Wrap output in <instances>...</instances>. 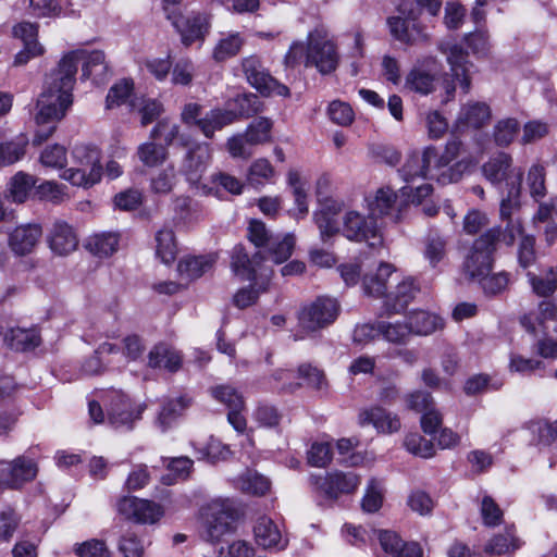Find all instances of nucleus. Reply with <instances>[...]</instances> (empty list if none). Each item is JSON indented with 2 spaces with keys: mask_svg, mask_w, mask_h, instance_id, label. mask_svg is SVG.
Here are the masks:
<instances>
[{
  "mask_svg": "<svg viewBox=\"0 0 557 557\" xmlns=\"http://www.w3.org/2000/svg\"><path fill=\"white\" fill-rule=\"evenodd\" d=\"M81 62L83 78L91 79L95 84L107 81L109 66L103 51L76 50L63 55L58 67L47 76L45 88L37 101L34 145H41L52 136L58 122L72 104V89Z\"/></svg>",
  "mask_w": 557,
  "mask_h": 557,
  "instance_id": "f257e3e1",
  "label": "nucleus"
},
{
  "mask_svg": "<svg viewBox=\"0 0 557 557\" xmlns=\"http://www.w3.org/2000/svg\"><path fill=\"white\" fill-rule=\"evenodd\" d=\"M461 149V143L449 140L440 152L434 146H428L422 151H414L408 156L404 165L398 170L403 181L407 184L418 180H436L445 185L458 182L466 169L463 162L455 161Z\"/></svg>",
  "mask_w": 557,
  "mask_h": 557,
  "instance_id": "f03ea898",
  "label": "nucleus"
},
{
  "mask_svg": "<svg viewBox=\"0 0 557 557\" xmlns=\"http://www.w3.org/2000/svg\"><path fill=\"white\" fill-rule=\"evenodd\" d=\"M441 8V0H401L396 9L398 14L386 20L391 36L407 46L429 44L432 36L422 14L425 11L436 17Z\"/></svg>",
  "mask_w": 557,
  "mask_h": 557,
  "instance_id": "7ed1b4c3",
  "label": "nucleus"
},
{
  "mask_svg": "<svg viewBox=\"0 0 557 557\" xmlns=\"http://www.w3.org/2000/svg\"><path fill=\"white\" fill-rule=\"evenodd\" d=\"M201 520L202 537L214 543L234 532L237 511L230 499L216 498L201 508Z\"/></svg>",
  "mask_w": 557,
  "mask_h": 557,
  "instance_id": "20e7f679",
  "label": "nucleus"
},
{
  "mask_svg": "<svg viewBox=\"0 0 557 557\" xmlns=\"http://www.w3.org/2000/svg\"><path fill=\"white\" fill-rule=\"evenodd\" d=\"M339 63V53L334 40L321 28L307 36L306 66H313L322 75L333 73Z\"/></svg>",
  "mask_w": 557,
  "mask_h": 557,
  "instance_id": "39448f33",
  "label": "nucleus"
},
{
  "mask_svg": "<svg viewBox=\"0 0 557 557\" xmlns=\"http://www.w3.org/2000/svg\"><path fill=\"white\" fill-rule=\"evenodd\" d=\"M499 236L500 230L492 227L473 242L463 262L465 273L471 280L475 281L492 271Z\"/></svg>",
  "mask_w": 557,
  "mask_h": 557,
  "instance_id": "423d86ee",
  "label": "nucleus"
},
{
  "mask_svg": "<svg viewBox=\"0 0 557 557\" xmlns=\"http://www.w3.org/2000/svg\"><path fill=\"white\" fill-rule=\"evenodd\" d=\"M341 234L350 242L367 243L376 248L383 245V235L377 220L357 210H347L342 216Z\"/></svg>",
  "mask_w": 557,
  "mask_h": 557,
  "instance_id": "0eeeda50",
  "label": "nucleus"
},
{
  "mask_svg": "<svg viewBox=\"0 0 557 557\" xmlns=\"http://www.w3.org/2000/svg\"><path fill=\"white\" fill-rule=\"evenodd\" d=\"M338 313L337 300L321 296L301 308L298 315L299 326L306 332H315L332 324Z\"/></svg>",
  "mask_w": 557,
  "mask_h": 557,
  "instance_id": "6e6552de",
  "label": "nucleus"
},
{
  "mask_svg": "<svg viewBox=\"0 0 557 557\" xmlns=\"http://www.w3.org/2000/svg\"><path fill=\"white\" fill-rule=\"evenodd\" d=\"M242 70L247 82L262 96L289 97V88L274 78L263 66L257 55H249L242 60Z\"/></svg>",
  "mask_w": 557,
  "mask_h": 557,
  "instance_id": "1a4fd4ad",
  "label": "nucleus"
},
{
  "mask_svg": "<svg viewBox=\"0 0 557 557\" xmlns=\"http://www.w3.org/2000/svg\"><path fill=\"white\" fill-rule=\"evenodd\" d=\"M144 410V405L133 404L131 399L120 391H112L108 394V420L115 429L131 430L134 423L141 418Z\"/></svg>",
  "mask_w": 557,
  "mask_h": 557,
  "instance_id": "9d476101",
  "label": "nucleus"
},
{
  "mask_svg": "<svg viewBox=\"0 0 557 557\" xmlns=\"http://www.w3.org/2000/svg\"><path fill=\"white\" fill-rule=\"evenodd\" d=\"M212 159V149L208 143H196L187 146L180 162V173L191 187H198L202 175Z\"/></svg>",
  "mask_w": 557,
  "mask_h": 557,
  "instance_id": "9b49d317",
  "label": "nucleus"
},
{
  "mask_svg": "<svg viewBox=\"0 0 557 557\" xmlns=\"http://www.w3.org/2000/svg\"><path fill=\"white\" fill-rule=\"evenodd\" d=\"M37 462L27 456H18L12 461L0 460V486L20 488L37 476Z\"/></svg>",
  "mask_w": 557,
  "mask_h": 557,
  "instance_id": "f8f14e48",
  "label": "nucleus"
},
{
  "mask_svg": "<svg viewBox=\"0 0 557 557\" xmlns=\"http://www.w3.org/2000/svg\"><path fill=\"white\" fill-rule=\"evenodd\" d=\"M168 20L181 34L182 42L188 47L196 41H201L208 32V22L206 16L201 14L183 15L177 10H170L168 7L163 8Z\"/></svg>",
  "mask_w": 557,
  "mask_h": 557,
  "instance_id": "ddd939ff",
  "label": "nucleus"
},
{
  "mask_svg": "<svg viewBox=\"0 0 557 557\" xmlns=\"http://www.w3.org/2000/svg\"><path fill=\"white\" fill-rule=\"evenodd\" d=\"M119 513L140 524H153L163 516V508L151 500L123 497L116 505Z\"/></svg>",
  "mask_w": 557,
  "mask_h": 557,
  "instance_id": "4468645a",
  "label": "nucleus"
},
{
  "mask_svg": "<svg viewBox=\"0 0 557 557\" xmlns=\"http://www.w3.org/2000/svg\"><path fill=\"white\" fill-rule=\"evenodd\" d=\"M252 96L237 95L234 102L239 107L234 109H214L208 112L201 121H199V129L207 138H212L215 131L222 129L224 126L234 123L238 116L246 113L245 106L249 103Z\"/></svg>",
  "mask_w": 557,
  "mask_h": 557,
  "instance_id": "2eb2a0df",
  "label": "nucleus"
},
{
  "mask_svg": "<svg viewBox=\"0 0 557 557\" xmlns=\"http://www.w3.org/2000/svg\"><path fill=\"white\" fill-rule=\"evenodd\" d=\"M367 209L376 220L388 218L396 222L399 220L401 203L397 193L389 186H382L364 198Z\"/></svg>",
  "mask_w": 557,
  "mask_h": 557,
  "instance_id": "dca6fc26",
  "label": "nucleus"
},
{
  "mask_svg": "<svg viewBox=\"0 0 557 557\" xmlns=\"http://www.w3.org/2000/svg\"><path fill=\"white\" fill-rule=\"evenodd\" d=\"M483 174L493 185L506 188L510 187L511 181L519 175V185L522 182V171L519 168H512V159L505 152H499L492 157L482 168Z\"/></svg>",
  "mask_w": 557,
  "mask_h": 557,
  "instance_id": "f3484780",
  "label": "nucleus"
},
{
  "mask_svg": "<svg viewBox=\"0 0 557 557\" xmlns=\"http://www.w3.org/2000/svg\"><path fill=\"white\" fill-rule=\"evenodd\" d=\"M312 479L313 484L332 499H336L342 494L354 493L361 482L360 476L354 472H332L325 476Z\"/></svg>",
  "mask_w": 557,
  "mask_h": 557,
  "instance_id": "a211bd4d",
  "label": "nucleus"
},
{
  "mask_svg": "<svg viewBox=\"0 0 557 557\" xmlns=\"http://www.w3.org/2000/svg\"><path fill=\"white\" fill-rule=\"evenodd\" d=\"M252 532L257 545L263 549L281 552L288 545V537L280 525L267 516L256 520Z\"/></svg>",
  "mask_w": 557,
  "mask_h": 557,
  "instance_id": "6ab92c4d",
  "label": "nucleus"
},
{
  "mask_svg": "<svg viewBox=\"0 0 557 557\" xmlns=\"http://www.w3.org/2000/svg\"><path fill=\"white\" fill-rule=\"evenodd\" d=\"M396 272V268L388 262H380L374 270L367 271L362 276L364 294L385 299L391 290L389 280L394 281Z\"/></svg>",
  "mask_w": 557,
  "mask_h": 557,
  "instance_id": "aec40b11",
  "label": "nucleus"
},
{
  "mask_svg": "<svg viewBox=\"0 0 557 557\" xmlns=\"http://www.w3.org/2000/svg\"><path fill=\"white\" fill-rule=\"evenodd\" d=\"M396 285L391 288L384 300V309L388 314L400 313L416 298L420 287L411 276L394 278Z\"/></svg>",
  "mask_w": 557,
  "mask_h": 557,
  "instance_id": "412c9836",
  "label": "nucleus"
},
{
  "mask_svg": "<svg viewBox=\"0 0 557 557\" xmlns=\"http://www.w3.org/2000/svg\"><path fill=\"white\" fill-rule=\"evenodd\" d=\"M42 230L38 224H22L13 228L8 236V245L13 253H30L39 243Z\"/></svg>",
  "mask_w": 557,
  "mask_h": 557,
  "instance_id": "4be33fe9",
  "label": "nucleus"
},
{
  "mask_svg": "<svg viewBox=\"0 0 557 557\" xmlns=\"http://www.w3.org/2000/svg\"><path fill=\"white\" fill-rule=\"evenodd\" d=\"M358 421L362 426L372 424L379 433L383 434L396 433L401 428L399 417L380 406L362 410L358 416Z\"/></svg>",
  "mask_w": 557,
  "mask_h": 557,
  "instance_id": "5701e85b",
  "label": "nucleus"
},
{
  "mask_svg": "<svg viewBox=\"0 0 557 557\" xmlns=\"http://www.w3.org/2000/svg\"><path fill=\"white\" fill-rule=\"evenodd\" d=\"M38 29L35 24L23 22L14 26L13 35L24 44V49L15 55L14 64H25L30 58L40 55L44 48L37 42Z\"/></svg>",
  "mask_w": 557,
  "mask_h": 557,
  "instance_id": "b1692460",
  "label": "nucleus"
},
{
  "mask_svg": "<svg viewBox=\"0 0 557 557\" xmlns=\"http://www.w3.org/2000/svg\"><path fill=\"white\" fill-rule=\"evenodd\" d=\"M550 322L555 324L553 330L557 332V306L549 299L541 301L535 311L525 314L521 319L522 325L532 333L537 330L547 332Z\"/></svg>",
  "mask_w": 557,
  "mask_h": 557,
  "instance_id": "393cba45",
  "label": "nucleus"
},
{
  "mask_svg": "<svg viewBox=\"0 0 557 557\" xmlns=\"http://www.w3.org/2000/svg\"><path fill=\"white\" fill-rule=\"evenodd\" d=\"M441 51L447 54V62L450 65V71L456 81L459 82L460 87L465 92L470 90L471 81L469 77V63L467 61V52L458 45L445 47L441 45Z\"/></svg>",
  "mask_w": 557,
  "mask_h": 557,
  "instance_id": "a878e982",
  "label": "nucleus"
},
{
  "mask_svg": "<svg viewBox=\"0 0 557 557\" xmlns=\"http://www.w3.org/2000/svg\"><path fill=\"white\" fill-rule=\"evenodd\" d=\"M48 242L51 250L60 256L71 253L78 245L76 233L65 222H55L53 224Z\"/></svg>",
  "mask_w": 557,
  "mask_h": 557,
  "instance_id": "bb28decb",
  "label": "nucleus"
},
{
  "mask_svg": "<svg viewBox=\"0 0 557 557\" xmlns=\"http://www.w3.org/2000/svg\"><path fill=\"white\" fill-rule=\"evenodd\" d=\"M263 257L256 253L253 258H249L245 248L242 245L234 247L232 252V269L234 273L244 280L257 281L260 261Z\"/></svg>",
  "mask_w": 557,
  "mask_h": 557,
  "instance_id": "cd10ccee",
  "label": "nucleus"
},
{
  "mask_svg": "<svg viewBox=\"0 0 557 557\" xmlns=\"http://www.w3.org/2000/svg\"><path fill=\"white\" fill-rule=\"evenodd\" d=\"M406 321L410 325L411 335L417 336H428L444 327V320L440 315L424 310L410 312Z\"/></svg>",
  "mask_w": 557,
  "mask_h": 557,
  "instance_id": "c85d7f7f",
  "label": "nucleus"
},
{
  "mask_svg": "<svg viewBox=\"0 0 557 557\" xmlns=\"http://www.w3.org/2000/svg\"><path fill=\"white\" fill-rule=\"evenodd\" d=\"M148 364L154 369H164L169 372L177 371L182 366V356L166 344L156 345L148 355Z\"/></svg>",
  "mask_w": 557,
  "mask_h": 557,
  "instance_id": "c756f323",
  "label": "nucleus"
},
{
  "mask_svg": "<svg viewBox=\"0 0 557 557\" xmlns=\"http://www.w3.org/2000/svg\"><path fill=\"white\" fill-rule=\"evenodd\" d=\"M491 119L490 107L484 102H468L463 104L457 117L458 127L480 128Z\"/></svg>",
  "mask_w": 557,
  "mask_h": 557,
  "instance_id": "7c9ffc66",
  "label": "nucleus"
},
{
  "mask_svg": "<svg viewBox=\"0 0 557 557\" xmlns=\"http://www.w3.org/2000/svg\"><path fill=\"white\" fill-rule=\"evenodd\" d=\"M190 404L191 399L184 396L164 401L157 417V425L162 432L168 431L184 414Z\"/></svg>",
  "mask_w": 557,
  "mask_h": 557,
  "instance_id": "2f4dec72",
  "label": "nucleus"
},
{
  "mask_svg": "<svg viewBox=\"0 0 557 557\" xmlns=\"http://www.w3.org/2000/svg\"><path fill=\"white\" fill-rule=\"evenodd\" d=\"M150 139L162 140L166 148L175 141L183 147H187L189 143V136L181 133V126L169 119H163L154 125L150 132Z\"/></svg>",
  "mask_w": 557,
  "mask_h": 557,
  "instance_id": "473e14b6",
  "label": "nucleus"
},
{
  "mask_svg": "<svg viewBox=\"0 0 557 557\" xmlns=\"http://www.w3.org/2000/svg\"><path fill=\"white\" fill-rule=\"evenodd\" d=\"M214 262L215 258L212 255L187 257L178 262L177 271L182 280L189 282L210 271Z\"/></svg>",
  "mask_w": 557,
  "mask_h": 557,
  "instance_id": "72a5a7b5",
  "label": "nucleus"
},
{
  "mask_svg": "<svg viewBox=\"0 0 557 557\" xmlns=\"http://www.w3.org/2000/svg\"><path fill=\"white\" fill-rule=\"evenodd\" d=\"M379 331L385 342L395 346L407 345L412 336L406 319L394 322L379 321Z\"/></svg>",
  "mask_w": 557,
  "mask_h": 557,
  "instance_id": "f704fd0d",
  "label": "nucleus"
},
{
  "mask_svg": "<svg viewBox=\"0 0 557 557\" xmlns=\"http://www.w3.org/2000/svg\"><path fill=\"white\" fill-rule=\"evenodd\" d=\"M521 545L522 542L516 536L515 529L508 528L505 533L493 536L486 543L484 552L488 555L500 556L517 550Z\"/></svg>",
  "mask_w": 557,
  "mask_h": 557,
  "instance_id": "c9c22d12",
  "label": "nucleus"
},
{
  "mask_svg": "<svg viewBox=\"0 0 557 557\" xmlns=\"http://www.w3.org/2000/svg\"><path fill=\"white\" fill-rule=\"evenodd\" d=\"M156 253L160 260L170 264L177 255V244L173 228L163 226L156 234Z\"/></svg>",
  "mask_w": 557,
  "mask_h": 557,
  "instance_id": "e433bc0d",
  "label": "nucleus"
},
{
  "mask_svg": "<svg viewBox=\"0 0 557 557\" xmlns=\"http://www.w3.org/2000/svg\"><path fill=\"white\" fill-rule=\"evenodd\" d=\"M287 185L290 187L295 199L296 212L294 215L297 220L302 219L307 215L309 207L305 189L306 183L297 170H289L287 172Z\"/></svg>",
  "mask_w": 557,
  "mask_h": 557,
  "instance_id": "4c0bfd02",
  "label": "nucleus"
},
{
  "mask_svg": "<svg viewBox=\"0 0 557 557\" xmlns=\"http://www.w3.org/2000/svg\"><path fill=\"white\" fill-rule=\"evenodd\" d=\"M136 153L139 161L148 168L162 165L169 159V149L153 139L140 144Z\"/></svg>",
  "mask_w": 557,
  "mask_h": 557,
  "instance_id": "58836bf2",
  "label": "nucleus"
},
{
  "mask_svg": "<svg viewBox=\"0 0 557 557\" xmlns=\"http://www.w3.org/2000/svg\"><path fill=\"white\" fill-rule=\"evenodd\" d=\"M177 183V172L173 164H169L151 175L149 187L153 194L168 195L174 189Z\"/></svg>",
  "mask_w": 557,
  "mask_h": 557,
  "instance_id": "ea45409f",
  "label": "nucleus"
},
{
  "mask_svg": "<svg viewBox=\"0 0 557 557\" xmlns=\"http://www.w3.org/2000/svg\"><path fill=\"white\" fill-rule=\"evenodd\" d=\"M4 341L12 349L28 350L38 346L40 338L35 330L15 327L5 333Z\"/></svg>",
  "mask_w": 557,
  "mask_h": 557,
  "instance_id": "a19ab883",
  "label": "nucleus"
},
{
  "mask_svg": "<svg viewBox=\"0 0 557 557\" xmlns=\"http://www.w3.org/2000/svg\"><path fill=\"white\" fill-rule=\"evenodd\" d=\"M35 184L36 178L33 175L22 171L17 172L11 177L8 184V197H10L13 202L22 203L27 199Z\"/></svg>",
  "mask_w": 557,
  "mask_h": 557,
  "instance_id": "79ce46f5",
  "label": "nucleus"
},
{
  "mask_svg": "<svg viewBox=\"0 0 557 557\" xmlns=\"http://www.w3.org/2000/svg\"><path fill=\"white\" fill-rule=\"evenodd\" d=\"M72 159L76 166L89 170H97L102 175V165L100 163V152L96 147L79 144L72 150Z\"/></svg>",
  "mask_w": 557,
  "mask_h": 557,
  "instance_id": "37998d69",
  "label": "nucleus"
},
{
  "mask_svg": "<svg viewBox=\"0 0 557 557\" xmlns=\"http://www.w3.org/2000/svg\"><path fill=\"white\" fill-rule=\"evenodd\" d=\"M405 87L420 95H429L435 89V77L419 66H414L406 76Z\"/></svg>",
  "mask_w": 557,
  "mask_h": 557,
  "instance_id": "c03bdc74",
  "label": "nucleus"
},
{
  "mask_svg": "<svg viewBox=\"0 0 557 557\" xmlns=\"http://www.w3.org/2000/svg\"><path fill=\"white\" fill-rule=\"evenodd\" d=\"M521 185H519V175L516 176L510 187L506 188V195L503 194L500 201V219L503 221L516 220L513 213L520 208Z\"/></svg>",
  "mask_w": 557,
  "mask_h": 557,
  "instance_id": "a18cd8bd",
  "label": "nucleus"
},
{
  "mask_svg": "<svg viewBox=\"0 0 557 557\" xmlns=\"http://www.w3.org/2000/svg\"><path fill=\"white\" fill-rule=\"evenodd\" d=\"M245 44L239 33H232L221 38L213 50V59L218 62L235 57Z\"/></svg>",
  "mask_w": 557,
  "mask_h": 557,
  "instance_id": "49530a36",
  "label": "nucleus"
},
{
  "mask_svg": "<svg viewBox=\"0 0 557 557\" xmlns=\"http://www.w3.org/2000/svg\"><path fill=\"white\" fill-rule=\"evenodd\" d=\"M61 178L67 181L74 186L89 188L101 180V174L97 170H87L81 166H72L62 172Z\"/></svg>",
  "mask_w": 557,
  "mask_h": 557,
  "instance_id": "de8ad7c7",
  "label": "nucleus"
},
{
  "mask_svg": "<svg viewBox=\"0 0 557 557\" xmlns=\"http://www.w3.org/2000/svg\"><path fill=\"white\" fill-rule=\"evenodd\" d=\"M270 485L271 483L265 476L250 471L236 480L237 488L255 496L264 495L270 490Z\"/></svg>",
  "mask_w": 557,
  "mask_h": 557,
  "instance_id": "09e8293b",
  "label": "nucleus"
},
{
  "mask_svg": "<svg viewBox=\"0 0 557 557\" xmlns=\"http://www.w3.org/2000/svg\"><path fill=\"white\" fill-rule=\"evenodd\" d=\"M116 547L123 557H145L147 545L135 532L127 531L119 539Z\"/></svg>",
  "mask_w": 557,
  "mask_h": 557,
  "instance_id": "8fccbe9b",
  "label": "nucleus"
},
{
  "mask_svg": "<svg viewBox=\"0 0 557 557\" xmlns=\"http://www.w3.org/2000/svg\"><path fill=\"white\" fill-rule=\"evenodd\" d=\"M272 270H264L260 275L261 277H264L265 281H262L259 284V289L256 290L252 286L245 287L239 289L233 298L234 305L240 309L247 308L251 305H253L258 297L260 292H265L268 289V284L270 282V278L272 276Z\"/></svg>",
  "mask_w": 557,
  "mask_h": 557,
  "instance_id": "3c124183",
  "label": "nucleus"
},
{
  "mask_svg": "<svg viewBox=\"0 0 557 557\" xmlns=\"http://www.w3.org/2000/svg\"><path fill=\"white\" fill-rule=\"evenodd\" d=\"M119 236L114 233H102L92 236L88 242L89 250L99 257H109L117 250Z\"/></svg>",
  "mask_w": 557,
  "mask_h": 557,
  "instance_id": "603ef678",
  "label": "nucleus"
},
{
  "mask_svg": "<svg viewBox=\"0 0 557 557\" xmlns=\"http://www.w3.org/2000/svg\"><path fill=\"white\" fill-rule=\"evenodd\" d=\"M211 396L227 407L228 411L234 408H245L243 395L231 385H216L210 388Z\"/></svg>",
  "mask_w": 557,
  "mask_h": 557,
  "instance_id": "864d4df0",
  "label": "nucleus"
},
{
  "mask_svg": "<svg viewBox=\"0 0 557 557\" xmlns=\"http://www.w3.org/2000/svg\"><path fill=\"white\" fill-rule=\"evenodd\" d=\"M404 446L406 449L421 458H432L436 454L435 445L431 440H426L419 433H410L405 437Z\"/></svg>",
  "mask_w": 557,
  "mask_h": 557,
  "instance_id": "5fc2aeb1",
  "label": "nucleus"
},
{
  "mask_svg": "<svg viewBox=\"0 0 557 557\" xmlns=\"http://www.w3.org/2000/svg\"><path fill=\"white\" fill-rule=\"evenodd\" d=\"M313 220L319 228L320 237L323 242H326L335 234L341 233V226H338L335 220V212H331L330 208L315 211L313 213Z\"/></svg>",
  "mask_w": 557,
  "mask_h": 557,
  "instance_id": "6e6d98bb",
  "label": "nucleus"
},
{
  "mask_svg": "<svg viewBox=\"0 0 557 557\" xmlns=\"http://www.w3.org/2000/svg\"><path fill=\"white\" fill-rule=\"evenodd\" d=\"M527 275L533 292L539 296H550L557 289V270L554 268H549L545 277H540L531 272H528Z\"/></svg>",
  "mask_w": 557,
  "mask_h": 557,
  "instance_id": "4d7b16f0",
  "label": "nucleus"
},
{
  "mask_svg": "<svg viewBox=\"0 0 557 557\" xmlns=\"http://www.w3.org/2000/svg\"><path fill=\"white\" fill-rule=\"evenodd\" d=\"M383 497V483L376 479H371L368 482L366 493L361 502L362 509L367 512H376L382 507Z\"/></svg>",
  "mask_w": 557,
  "mask_h": 557,
  "instance_id": "13d9d810",
  "label": "nucleus"
},
{
  "mask_svg": "<svg viewBox=\"0 0 557 557\" xmlns=\"http://www.w3.org/2000/svg\"><path fill=\"white\" fill-rule=\"evenodd\" d=\"M275 175V169L270 161L264 158H259L250 164L247 180L251 184H264L271 182Z\"/></svg>",
  "mask_w": 557,
  "mask_h": 557,
  "instance_id": "bf43d9fd",
  "label": "nucleus"
},
{
  "mask_svg": "<svg viewBox=\"0 0 557 557\" xmlns=\"http://www.w3.org/2000/svg\"><path fill=\"white\" fill-rule=\"evenodd\" d=\"M39 161L46 168L64 169L67 164L66 148L59 144L49 145L41 151Z\"/></svg>",
  "mask_w": 557,
  "mask_h": 557,
  "instance_id": "052dcab7",
  "label": "nucleus"
},
{
  "mask_svg": "<svg viewBox=\"0 0 557 557\" xmlns=\"http://www.w3.org/2000/svg\"><path fill=\"white\" fill-rule=\"evenodd\" d=\"M487 295H497L504 292L510 282V274L506 271L484 274L475 280Z\"/></svg>",
  "mask_w": 557,
  "mask_h": 557,
  "instance_id": "680f3d73",
  "label": "nucleus"
},
{
  "mask_svg": "<svg viewBox=\"0 0 557 557\" xmlns=\"http://www.w3.org/2000/svg\"><path fill=\"white\" fill-rule=\"evenodd\" d=\"M503 382L499 380L493 381L487 374H475L470 376L463 386V391L467 395H476L488 391L499 389Z\"/></svg>",
  "mask_w": 557,
  "mask_h": 557,
  "instance_id": "e2e57ef3",
  "label": "nucleus"
},
{
  "mask_svg": "<svg viewBox=\"0 0 557 557\" xmlns=\"http://www.w3.org/2000/svg\"><path fill=\"white\" fill-rule=\"evenodd\" d=\"M39 199L53 203H61L69 198L66 187L54 181H46L39 184L35 189Z\"/></svg>",
  "mask_w": 557,
  "mask_h": 557,
  "instance_id": "0e129e2a",
  "label": "nucleus"
},
{
  "mask_svg": "<svg viewBox=\"0 0 557 557\" xmlns=\"http://www.w3.org/2000/svg\"><path fill=\"white\" fill-rule=\"evenodd\" d=\"M272 122L265 117H259L252 121L244 133L255 146L270 140Z\"/></svg>",
  "mask_w": 557,
  "mask_h": 557,
  "instance_id": "69168bd1",
  "label": "nucleus"
},
{
  "mask_svg": "<svg viewBox=\"0 0 557 557\" xmlns=\"http://www.w3.org/2000/svg\"><path fill=\"white\" fill-rule=\"evenodd\" d=\"M132 107L139 112L144 126L154 121L163 111L162 104L154 99H136Z\"/></svg>",
  "mask_w": 557,
  "mask_h": 557,
  "instance_id": "338daca9",
  "label": "nucleus"
},
{
  "mask_svg": "<svg viewBox=\"0 0 557 557\" xmlns=\"http://www.w3.org/2000/svg\"><path fill=\"white\" fill-rule=\"evenodd\" d=\"M74 552L78 557H111V552L107 544L97 539L77 544Z\"/></svg>",
  "mask_w": 557,
  "mask_h": 557,
  "instance_id": "774afa93",
  "label": "nucleus"
}]
</instances>
